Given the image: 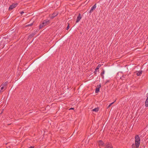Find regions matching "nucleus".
Wrapping results in <instances>:
<instances>
[{
	"instance_id": "nucleus-9",
	"label": "nucleus",
	"mask_w": 148,
	"mask_h": 148,
	"mask_svg": "<svg viewBox=\"0 0 148 148\" xmlns=\"http://www.w3.org/2000/svg\"><path fill=\"white\" fill-rule=\"evenodd\" d=\"M142 71H136L135 73H136V75L138 76H140L142 73Z\"/></svg>"
},
{
	"instance_id": "nucleus-16",
	"label": "nucleus",
	"mask_w": 148,
	"mask_h": 148,
	"mask_svg": "<svg viewBox=\"0 0 148 148\" xmlns=\"http://www.w3.org/2000/svg\"><path fill=\"white\" fill-rule=\"evenodd\" d=\"M33 23L34 22L31 23V24H28V25H26L25 26V27H29V26H32L33 25V24H34Z\"/></svg>"
},
{
	"instance_id": "nucleus-2",
	"label": "nucleus",
	"mask_w": 148,
	"mask_h": 148,
	"mask_svg": "<svg viewBox=\"0 0 148 148\" xmlns=\"http://www.w3.org/2000/svg\"><path fill=\"white\" fill-rule=\"evenodd\" d=\"M6 39V38L5 37H1L0 38V45H4L5 44V41Z\"/></svg>"
},
{
	"instance_id": "nucleus-39",
	"label": "nucleus",
	"mask_w": 148,
	"mask_h": 148,
	"mask_svg": "<svg viewBox=\"0 0 148 148\" xmlns=\"http://www.w3.org/2000/svg\"><path fill=\"white\" fill-rule=\"evenodd\" d=\"M89 139H88V140L87 141H88V142H89Z\"/></svg>"
},
{
	"instance_id": "nucleus-38",
	"label": "nucleus",
	"mask_w": 148,
	"mask_h": 148,
	"mask_svg": "<svg viewBox=\"0 0 148 148\" xmlns=\"http://www.w3.org/2000/svg\"><path fill=\"white\" fill-rule=\"evenodd\" d=\"M111 106V104H110L108 106V108H109Z\"/></svg>"
},
{
	"instance_id": "nucleus-24",
	"label": "nucleus",
	"mask_w": 148,
	"mask_h": 148,
	"mask_svg": "<svg viewBox=\"0 0 148 148\" xmlns=\"http://www.w3.org/2000/svg\"><path fill=\"white\" fill-rule=\"evenodd\" d=\"M68 25L66 27V29L67 30H68L70 27L69 24V23H68Z\"/></svg>"
},
{
	"instance_id": "nucleus-32",
	"label": "nucleus",
	"mask_w": 148,
	"mask_h": 148,
	"mask_svg": "<svg viewBox=\"0 0 148 148\" xmlns=\"http://www.w3.org/2000/svg\"><path fill=\"white\" fill-rule=\"evenodd\" d=\"M116 101V100H115L112 103H110V104H111V105H112V104H113Z\"/></svg>"
},
{
	"instance_id": "nucleus-3",
	"label": "nucleus",
	"mask_w": 148,
	"mask_h": 148,
	"mask_svg": "<svg viewBox=\"0 0 148 148\" xmlns=\"http://www.w3.org/2000/svg\"><path fill=\"white\" fill-rule=\"evenodd\" d=\"M18 5V3H13L12 5H11L9 8V10H12L14 8H15Z\"/></svg>"
},
{
	"instance_id": "nucleus-18",
	"label": "nucleus",
	"mask_w": 148,
	"mask_h": 148,
	"mask_svg": "<svg viewBox=\"0 0 148 148\" xmlns=\"http://www.w3.org/2000/svg\"><path fill=\"white\" fill-rule=\"evenodd\" d=\"M135 139H140V137L139 135H136L135 137Z\"/></svg>"
},
{
	"instance_id": "nucleus-7",
	"label": "nucleus",
	"mask_w": 148,
	"mask_h": 148,
	"mask_svg": "<svg viewBox=\"0 0 148 148\" xmlns=\"http://www.w3.org/2000/svg\"><path fill=\"white\" fill-rule=\"evenodd\" d=\"M96 3H95L94 5L92 7L91 9L89 11V13L90 14L93 11L95 10L96 7Z\"/></svg>"
},
{
	"instance_id": "nucleus-4",
	"label": "nucleus",
	"mask_w": 148,
	"mask_h": 148,
	"mask_svg": "<svg viewBox=\"0 0 148 148\" xmlns=\"http://www.w3.org/2000/svg\"><path fill=\"white\" fill-rule=\"evenodd\" d=\"M105 146V148H113L111 143L109 142L106 143Z\"/></svg>"
},
{
	"instance_id": "nucleus-29",
	"label": "nucleus",
	"mask_w": 148,
	"mask_h": 148,
	"mask_svg": "<svg viewBox=\"0 0 148 148\" xmlns=\"http://www.w3.org/2000/svg\"><path fill=\"white\" fill-rule=\"evenodd\" d=\"M34 146H31L30 147H29L28 148H34Z\"/></svg>"
},
{
	"instance_id": "nucleus-12",
	"label": "nucleus",
	"mask_w": 148,
	"mask_h": 148,
	"mask_svg": "<svg viewBox=\"0 0 148 148\" xmlns=\"http://www.w3.org/2000/svg\"><path fill=\"white\" fill-rule=\"evenodd\" d=\"M99 107H97V108H94V109H93L92 110V111H94V112H98L99 111Z\"/></svg>"
},
{
	"instance_id": "nucleus-10",
	"label": "nucleus",
	"mask_w": 148,
	"mask_h": 148,
	"mask_svg": "<svg viewBox=\"0 0 148 148\" xmlns=\"http://www.w3.org/2000/svg\"><path fill=\"white\" fill-rule=\"evenodd\" d=\"M99 145V146H103L104 145V143L101 140H99L98 141Z\"/></svg>"
},
{
	"instance_id": "nucleus-17",
	"label": "nucleus",
	"mask_w": 148,
	"mask_h": 148,
	"mask_svg": "<svg viewBox=\"0 0 148 148\" xmlns=\"http://www.w3.org/2000/svg\"><path fill=\"white\" fill-rule=\"evenodd\" d=\"M43 27H44V25H43L42 23H41L40 24V25L39 26V29H41Z\"/></svg>"
},
{
	"instance_id": "nucleus-22",
	"label": "nucleus",
	"mask_w": 148,
	"mask_h": 148,
	"mask_svg": "<svg viewBox=\"0 0 148 148\" xmlns=\"http://www.w3.org/2000/svg\"><path fill=\"white\" fill-rule=\"evenodd\" d=\"M49 17L51 19H53L55 17L53 16V15H52V14L51 15H50Z\"/></svg>"
},
{
	"instance_id": "nucleus-25",
	"label": "nucleus",
	"mask_w": 148,
	"mask_h": 148,
	"mask_svg": "<svg viewBox=\"0 0 148 148\" xmlns=\"http://www.w3.org/2000/svg\"><path fill=\"white\" fill-rule=\"evenodd\" d=\"M101 86V84H99L97 85V88H100Z\"/></svg>"
},
{
	"instance_id": "nucleus-19",
	"label": "nucleus",
	"mask_w": 148,
	"mask_h": 148,
	"mask_svg": "<svg viewBox=\"0 0 148 148\" xmlns=\"http://www.w3.org/2000/svg\"><path fill=\"white\" fill-rule=\"evenodd\" d=\"M105 73V71L103 69L102 72L101 73L100 75H103Z\"/></svg>"
},
{
	"instance_id": "nucleus-13",
	"label": "nucleus",
	"mask_w": 148,
	"mask_h": 148,
	"mask_svg": "<svg viewBox=\"0 0 148 148\" xmlns=\"http://www.w3.org/2000/svg\"><path fill=\"white\" fill-rule=\"evenodd\" d=\"M45 23H47V24H49V21L48 19H46L43 21Z\"/></svg>"
},
{
	"instance_id": "nucleus-14",
	"label": "nucleus",
	"mask_w": 148,
	"mask_h": 148,
	"mask_svg": "<svg viewBox=\"0 0 148 148\" xmlns=\"http://www.w3.org/2000/svg\"><path fill=\"white\" fill-rule=\"evenodd\" d=\"M58 13L57 12H54L52 14V15L55 17L58 15Z\"/></svg>"
},
{
	"instance_id": "nucleus-30",
	"label": "nucleus",
	"mask_w": 148,
	"mask_h": 148,
	"mask_svg": "<svg viewBox=\"0 0 148 148\" xmlns=\"http://www.w3.org/2000/svg\"><path fill=\"white\" fill-rule=\"evenodd\" d=\"M33 142H34V143H36L37 142V140L36 139L35 140H34Z\"/></svg>"
},
{
	"instance_id": "nucleus-23",
	"label": "nucleus",
	"mask_w": 148,
	"mask_h": 148,
	"mask_svg": "<svg viewBox=\"0 0 148 148\" xmlns=\"http://www.w3.org/2000/svg\"><path fill=\"white\" fill-rule=\"evenodd\" d=\"M4 87L3 86H2L1 87V88H0V93L2 92L1 90H3V89Z\"/></svg>"
},
{
	"instance_id": "nucleus-15",
	"label": "nucleus",
	"mask_w": 148,
	"mask_h": 148,
	"mask_svg": "<svg viewBox=\"0 0 148 148\" xmlns=\"http://www.w3.org/2000/svg\"><path fill=\"white\" fill-rule=\"evenodd\" d=\"M99 88H96L95 89V92L96 93H97L99 91Z\"/></svg>"
},
{
	"instance_id": "nucleus-5",
	"label": "nucleus",
	"mask_w": 148,
	"mask_h": 148,
	"mask_svg": "<svg viewBox=\"0 0 148 148\" xmlns=\"http://www.w3.org/2000/svg\"><path fill=\"white\" fill-rule=\"evenodd\" d=\"M37 32V30L36 31L34 32H32L31 34L28 37V39H31V38L33 37L35 34H36Z\"/></svg>"
},
{
	"instance_id": "nucleus-1",
	"label": "nucleus",
	"mask_w": 148,
	"mask_h": 148,
	"mask_svg": "<svg viewBox=\"0 0 148 148\" xmlns=\"http://www.w3.org/2000/svg\"><path fill=\"white\" fill-rule=\"evenodd\" d=\"M140 140L135 139V144L133 143L132 145V148H138L140 145Z\"/></svg>"
},
{
	"instance_id": "nucleus-6",
	"label": "nucleus",
	"mask_w": 148,
	"mask_h": 148,
	"mask_svg": "<svg viewBox=\"0 0 148 148\" xmlns=\"http://www.w3.org/2000/svg\"><path fill=\"white\" fill-rule=\"evenodd\" d=\"M82 18V17H81L80 14V13L77 16V19H76V23H78L80 21V20L81 19V18Z\"/></svg>"
},
{
	"instance_id": "nucleus-20",
	"label": "nucleus",
	"mask_w": 148,
	"mask_h": 148,
	"mask_svg": "<svg viewBox=\"0 0 148 148\" xmlns=\"http://www.w3.org/2000/svg\"><path fill=\"white\" fill-rule=\"evenodd\" d=\"M126 76V75H122V77H120V79H124V78H125V76Z\"/></svg>"
},
{
	"instance_id": "nucleus-21",
	"label": "nucleus",
	"mask_w": 148,
	"mask_h": 148,
	"mask_svg": "<svg viewBox=\"0 0 148 148\" xmlns=\"http://www.w3.org/2000/svg\"><path fill=\"white\" fill-rule=\"evenodd\" d=\"M8 82H5L4 83V84H3V85L4 86H6L7 84H8Z\"/></svg>"
},
{
	"instance_id": "nucleus-37",
	"label": "nucleus",
	"mask_w": 148,
	"mask_h": 148,
	"mask_svg": "<svg viewBox=\"0 0 148 148\" xmlns=\"http://www.w3.org/2000/svg\"><path fill=\"white\" fill-rule=\"evenodd\" d=\"M74 108H71L70 109H69V110H74Z\"/></svg>"
},
{
	"instance_id": "nucleus-40",
	"label": "nucleus",
	"mask_w": 148,
	"mask_h": 148,
	"mask_svg": "<svg viewBox=\"0 0 148 148\" xmlns=\"http://www.w3.org/2000/svg\"><path fill=\"white\" fill-rule=\"evenodd\" d=\"M147 95H148V93H147Z\"/></svg>"
},
{
	"instance_id": "nucleus-33",
	"label": "nucleus",
	"mask_w": 148,
	"mask_h": 148,
	"mask_svg": "<svg viewBox=\"0 0 148 148\" xmlns=\"http://www.w3.org/2000/svg\"><path fill=\"white\" fill-rule=\"evenodd\" d=\"M116 101V100H115L112 103H110V104H111V105H112V104H113Z\"/></svg>"
},
{
	"instance_id": "nucleus-35",
	"label": "nucleus",
	"mask_w": 148,
	"mask_h": 148,
	"mask_svg": "<svg viewBox=\"0 0 148 148\" xmlns=\"http://www.w3.org/2000/svg\"><path fill=\"white\" fill-rule=\"evenodd\" d=\"M139 136H140V138H143V137H142V135H141L140 134L139 135Z\"/></svg>"
},
{
	"instance_id": "nucleus-34",
	"label": "nucleus",
	"mask_w": 148,
	"mask_h": 148,
	"mask_svg": "<svg viewBox=\"0 0 148 148\" xmlns=\"http://www.w3.org/2000/svg\"><path fill=\"white\" fill-rule=\"evenodd\" d=\"M110 82V81L109 80H107L105 84L107 83L108 82Z\"/></svg>"
},
{
	"instance_id": "nucleus-28",
	"label": "nucleus",
	"mask_w": 148,
	"mask_h": 148,
	"mask_svg": "<svg viewBox=\"0 0 148 148\" xmlns=\"http://www.w3.org/2000/svg\"><path fill=\"white\" fill-rule=\"evenodd\" d=\"M24 13V12L23 11H21V12H20V14H21V15H22V14H23Z\"/></svg>"
},
{
	"instance_id": "nucleus-26",
	"label": "nucleus",
	"mask_w": 148,
	"mask_h": 148,
	"mask_svg": "<svg viewBox=\"0 0 148 148\" xmlns=\"http://www.w3.org/2000/svg\"><path fill=\"white\" fill-rule=\"evenodd\" d=\"M105 127H106V126L104 125H103V126L102 128V130L103 129V130H104V129H105Z\"/></svg>"
},
{
	"instance_id": "nucleus-41",
	"label": "nucleus",
	"mask_w": 148,
	"mask_h": 148,
	"mask_svg": "<svg viewBox=\"0 0 148 148\" xmlns=\"http://www.w3.org/2000/svg\"><path fill=\"white\" fill-rule=\"evenodd\" d=\"M75 131L73 133H75Z\"/></svg>"
},
{
	"instance_id": "nucleus-11",
	"label": "nucleus",
	"mask_w": 148,
	"mask_h": 148,
	"mask_svg": "<svg viewBox=\"0 0 148 148\" xmlns=\"http://www.w3.org/2000/svg\"><path fill=\"white\" fill-rule=\"evenodd\" d=\"M147 97L146 99V101L145 102V105L146 107L148 106V95H147Z\"/></svg>"
},
{
	"instance_id": "nucleus-36",
	"label": "nucleus",
	"mask_w": 148,
	"mask_h": 148,
	"mask_svg": "<svg viewBox=\"0 0 148 148\" xmlns=\"http://www.w3.org/2000/svg\"><path fill=\"white\" fill-rule=\"evenodd\" d=\"M101 76L102 77V78L103 79L104 78V76L103 75H101Z\"/></svg>"
},
{
	"instance_id": "nucleus-31",
	"label": "nucleus",
	"mask_w": 148,
	"mask_h": 148,
	"mask_svg": "<svg viewBox=\"0 0 148 148\" xmlns=\"http://www.w3.org/2000/svg\"><path fill=\"white\" fill-rule=\"evenodd\" d=\"M122 73L121 72H119L118 73H117V75H119V74H121Z\"/></svg>"
},
{
	"instance_id": "nucleus-27",
	"label": "nucleus",
	"mask_w": 148,
	"mask_h": 148,
	"mask_svg": "<svg viewBox=\"0 0 148 148\" xmlns=\"http://www.w3.org/2000/svg\"><path fill=\"white\" fill-rule=\"evenodd\" d=\"M42 23V24L43 25H44V26H45V25H47V23H45V22H43Z\"/></svg>"
},
{
	"instance_id": "nucleus-8",
	"label": "nucleus",
	"mask_w": 148,
	"mask_h": 148,
	"mask_svg": "<svg viewBox=\"0 0 148 148\" xmlns=\"http://www.w3.org/2000/svg\"><path fill=\"white\" fill-rule=\"evenodd\" d=\"M101 66V65L100 64H99L97 67L95 69V71L94 72V73L95 75H96L97 73L96 72L97 71V70H98L99 68Z\"/></svg>"
}]
</instances>
